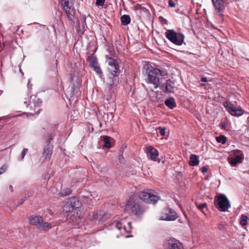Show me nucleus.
I'll list each match as a JSON object with an SVG mask.
<instances>
[{
	"label": "nucleus",
	"instance_id": "obj_4",
	"mask_svg": "<svg viewBox=\"0 0 249 249\" xmlns=\"http://www.w3.org/2000/svg\"><path fill=\"white\" fill-rule=\"evenodd\" d=\"M111 226L113 229H115L119 231L121 235L124 236L125 233L130 231V222L127 221L126 218L121 219L119 221L115 220L111 223Z\"/></svg>",
	"mask_w": 249,
	"mask_h": 249
},
{
	"label": "nucleus",
	"instance_id": "obj_27",
	"mask_svg": "<svg viewBox=\"0 0 249 249\" xmlns=\"http://www.w3.org/2000/svg\"><path fill=\"white\" fill-rule=\"evenodd\" d=\"M198 209L202 212L205 215H206L207 212V204L206 203H202L197 206Z\"/></svg>",
	"mask_w": 249,
	"mask_h": 249
},
{
	"label": "nucleus",
	"instance_id": "obj_3",
	"mask_svg": "<svg viewBox=\"0 0 249 249\" xmlns=\"http://www.w3.org/2000/svg\"><path fill=\"white\" fill-rule=\"evenodd\" d=\"M106 62L107 64V71L109 73L106 82L107 85L111 86L114 84L116 80L115 78L118 76L120 74V67L118 62L114 58L107 55L106 56Z\"/></svg>",
	"mask_w": 249,
	"mask_h": 249
},
{
	"label": "nucleus",
	"instance_id": "obj_29",
	"mask_svg": "<svg viewBox=\"0 0 249 249\" xmlns=\"http://www.w3.org/2000/svg\"><path fill=\"white\" fill-rule=\"evenodd\" d=\"M216 141L218 142L225 144L226 142V138L223 135H220L216 138Z\"/></svg>",
	"mask_w": 249,
	"mask_h": 249
},
{
	"label": "nucleus",
	"instance_id": "obj_28",
	"mask_svg": "<svg viewBox=\"0 0 249 249\" xmlns=\"http://www.w3.org/2000/svg\"><path fill=\"white\" fill-rule=\"evenodd\" d=\"M248 219L249 218L247 216L244 214L241 215L240 221V225L242 226L247 225Z\"/></svg>",
	"mask_w": 249,
	"mask_h": 249
},
{
	"label": "nucleus",
	"instance_id": "obj_23",
	"mask_svg": "<svg viewBox=\"0 0 249 249\" xmlns=\"http://www.w3.org/2000/svg\"><path fill=\"white\" fill-rule=\"evenodd\" d=\"M52 228V225L51 223L47 222H42L38 227V230L40 231H47Z\"/></svg>",
	"mask_w": 249,
	"mask_h": 249
},
{
	"label": "nucleus",
	"instance_id": "obj_32",
	"mask_svg": "<svg viewBox=\"0 0 249 249\" xmlns=\"http://www.w3.org/2000/svg\"><path fill=\"white\" fill-rule=\"evenodd\" d=\"M105 0H96L95 4L97 6H103L105 4Z\"/></svg>",
	"mask_w": 249,
	"mask_h": 249
},
{
	"label": "nucleus",
	"instance_id": "obj_42",
	"mask_svg": "<svg viewBox=\"0 0 249 249\" xmlns=\"http://www.w3.org/2000/svg\"><path fill=\"white\" fill-rule=\"evenodd\" d=\"M27 86H28V88H29L30 86V80H29V82H28V83L27 84Z\"/></svg>",
	"mask_w": 249,
	"mask_h": 249
},
{
	"label": "nucleus",
	"instance_id": "obj_18",
	"mask_svg": "<svg viewBox=\"0 0 249 249\" xmlns=\"http://www.w3.org/2000/svg\"><path fill=\"white\" fill-rule=\"evenodd\" d=\"M82 239L83 237L81 236H73L68 239L66 243L82 248L83 246L80 245Z\"/></svg>",
	"mask_w": 249,
	"mask_h": 249
},
{
	"label": "nucleus",
	"instance_id": "obj_33",
	"mask_svg": "<svg viewBox=\"0 0 249 249\" xmlns=\"http://www.w3.org/2000/svg\"><path fill=\"white\" fill-rule=\"evenodd\" d=\"M8 166L7 165H4L0 168V175L4 173L7 169Z\"/></svg>",
	"mask_w": 249,
	"mask_h": 249
},
{
	"label": "nucleus",
	"instance_id": "obj_17",
	"mask_svg": "<svg viewBox=\"0 0 249 249\" xmlns=\"http://www.w3.org/2000/svg\"><path fill=\"white\" fill-rule=\"evenodd\" d=\"M43 218L39 215H32L29 218L30 223L36 227L38 229V227L43 222Z\"/></svg>",
	"mask_w": 249,
	"mask_h": 249
},
{
	"label": "nucleus",
	"instance_id": "obj_43",
	"mask_svg": "<svg viewBox=\"0 0 249 249\" xmlns=\"http://www.w3.org/2000/svg\"><path fill=\"white\" fill-rule=\"evenodd\" d=\"M125 237L126 238H127V237H129V236H128V235H125Z\"/></svg>",
	"mask_w": 249,
	"mask_h": 249
},
{
	"label": "nucleus",
	"instance_id": "obj_1",
	"mask_svg": "<svg viewBox=\"0 0 249 249\" xmlns=\"http://www.w3.org/2000/svg\"><path fill=\"white\" fill-rule=\"evenodd\" d=\"M81 202L75 197H70L67 199L63 207L64 211L68 213L75 229L81 228L82 226V212Z\"/></svg>",
	"mask_w": 249,
	"mask_h": 249
},
{
	"label": "nucleus",
	"instance_id": "obj_26",
	"mask_svg": "<svg viewBox=\"0 0 249 249\" xmlns=\"http://www.w3.org/2000/svg\"><path fill=\"white\" fill-rule=\"evenodd\" d=\"M110 137L109 136H104L103 138V141L104 142V145L107 148H109L111 147V144L110 142Z\"/></svg>",
	"mask_w": 249,
	"mask_h": 249
},
{
	"label": "nucleus",
	"instance_id": "obj_22",
	"mask_svg": "<svg viewBox=\"0 0 249 249\" xmlns=\"http://www.w3.org/2000/svg\"><path fill=\"white\" fill-rule=\"evenodd\" d=\"M198 157L196 155L192 154L190 156L189 164L190 166H195L199 164Z\"/></svg>",
	"mask_w": 249,
	"mask_h": 249
},
{
	"label": "nucleus",
	"instance_id": "obj_38",
	"mask_svg": "<svg viewBox=\"0 0 249 249\" xmlns=\"http://www.w3.org/2000/svg\"><path fill=\"white\" fill-rule=\"evenodd\" d=\"M226 126V124L225 123H223L221 124V127L222 129L225 128Z\"/></svg>",
	"mask_w": 249,
	"mask_h": 249
},
{
	"label": "nucleus",
	"instance_id": "obj_7",
	"mask_svg": "<svg viewBox=\"0 0 249 249\" xmlns=\"http://www.w3.org/2000/svg\"><path fill=\"white\" fill-rule=\"evenodd\" d=\"M126 206L131 209L134 214L137 216L140 215L143 212L142 208L140 206L139 201L137 200V197L135 195L130 196L127 201Z\"/></svg>",
	"mask_w": 249,
	"mask_h": 249
},
{
	"label": "nucleus",
	"instance_id": "obj_35",
	"mask_svg": "<svg viewBox=\"0 0 249 249\" xmlns=\"http://www.w3.org/2000/svg\"><path fill=\"white\" fill-rule=\"evenodd\" d=\"M101 215V214H98V213L96 214L95 215L93 216H94L93 220L96 219V220H98L99 221L103 222L104 220L100 217Z\"/></svg>",
	"mask_w": 249,
	"mask_h": 249
},
{
	"label": "nucleus",
	"instance_id": "obj_34",
	"mask_svg": "<svg viewBox=\"0 0 249 249\" xmlns=\"http://www.w3.org/2000/svg\"><path fill=\"white\" fill-rule=\"evenodd\" d=\"M28 151V149L26 148H25L23 149V150L21 152V158L20 160H21L24 159V158L25 155L26 154V153H27Z\"/></svg>",
	"mask_w": 249,
	"mask_h": 249
},
{
	"label": "nucleus",
	"instance_id": "obj_21",
	"mask_svg": "<svg viewBox=\"0 0 249 249\" xmlns=\"http://www.w3.org/2000/svg\"><path fill=\"white\" fill-rule=\"evenodd\" d=\"M89 64L90 67L93 68V70L97 74L101 75L102 74V71L96 58H92L90 61Z\"/></svg>",
	"mask_w": 249,
	"mask_h": 249
},
{
	"label": "nucleus",
	"instance_id": "obj_5",
	"mask_svg": "<svg viewBox=\"0 0 249 249\" xmlns=\"http://www.w3.org/2000/svg\"><path fill=\"white\" fill-rule=\"evenodd\" d=\"M165 35L166 37L175 45L180 46L184 43L185 36L182 33H177L174 30H167Z\"/></svg>",
	"mask_w": 249,
	"mask_h": 249
},
{
	"label": "nucleus",
	"instance_id": "obj_12",
	"mask_svg": "<svg viewBox=\"0 0 249 249\" xmlns=\"http://www.w3.org/2000/svg\"><path fill=\"white\" fill-rule=\"evenodd\" d=\"M177 218V213L174 210L171 208H165L162 212L160 219L161 220L174 221Z\"/></svg>",
	"mask_w": 249,
	"mask_h": 249
},
{
	"label": "nucleus",
	"instance_id": "obj_9",
	"mask_svg": "<svg viewBox=\"0 0 249 249\" xmlns=\"http://www.w3.org/2000/svg\"><path fill=\"white\" fill-rule=\"evenodd\" d=\"M24 104L27 108H30V110L34 111V112H31V114L38 113L40 110L39 107L41 105L42 101L36 95H33L30 97V100L26 99L24 101Z\"/></svg>",
	"mask_w": 249,
	"mask_h": 249
},
{
	"label": "nucleus",
	"instance_id": "obj_39",
	"mask_svg": "<svg viewBox=\"0 0 249 249\" xmlns=\"http://www.w3.org/2000/svg\"><path fill=\"white\" fill-rule=\"evenodd\" d=\"M201 81L203 82H206L207 81V78L205 77H202L201 78Z\"/></svg>",
	"mask_w": 249,
	"mask_h": 249
},
{
	"label": "nucleus",
	"instance_id": "obj_10",
	"mask_svg": "<svg viewBox=\"0 0 249 249\" xmlns=\"http://www.w3.org/2000/svg\"><path fill=\"white\" fill-rule=\"evenodd\" d=\"M164 249H184V245L178 240L174 237H168L163 243Z\"/></svg>",
	"mask_w": 249,
	"mask_h": 249
},
{
	"label": "nucleus",
	"instance_id": "obj_6",
	"mask_svg": "<svg viewBox=\"0 0 249 249\" xmlns=\"http://www.w3.org/2000/svg\"><path fill=\"white\" fill-rule=\"evenodd\" d=\"M214 205L221 212H227L231 207V204L227 196L224 194H219L214 198Z\"/></svg>",
	"mask_w": 249,
	"mask_h": 249
},
{
	"label": "nucleus",
	"instance_id": "obj_2",
	"mask_svg": "<svg viewBox=\"0 0 249 249\" xmlns=\"http://www.w3.org/2000/svg\"><path fill=\"white\" fill-rule=\"evenodd\" d=\"M146 72L147 73V83L153 84L155 89L159 88L160 85V84L165 81L163 76L166 74V72L158 68L147 65Z\"/></svg>",
	"mask_w": 249,
	"mask_h": 249
},
{
	"label": "nucleus",
	"instance_id": "obj_40",
	"mask_svg": "<svg viewBox=\"0 0 249 249\" xmlns=\"http://www.w3.org/2000/svg\"><path fill=\"white\" fill-rule=\"evenodd\" d=\"M24 201V199H21V201L20 202L19 204L18 205H21L22 204Z\"/></svg>",
	"mask_w": 249,
	"mask_h": 249
},
{
	"label": "nucleus",
	"instance_id": "obj_36",
	"mask_svg": "<svg viewBox=\"0 0 249 249\" xmlns=\"http://www.w3.org/2000/svg\"><path fill=\"white\" fill-rule=\"evenodd\" d=\"M168 4L171 7H175L176 6L175 2L172 0H169Z\"/></svg>",
	"mask_w": 249,
	"mask_h": 249
},
{
	"label": "nucleus",
	"instance_id": "obj_19",
	"mask_svg": "<svg viewBox=\"0 0 249 249\" xmlns=\"http://www.w3.org/2000/svg\"><path fill=\"white\" fill-rule=\"evenodd\" d=\"M51 140L52 139H50V140H49V143L50 142V140ZM53 146L50 143L47 144L44 147L42 156L45 159L49 160L51 159L53 152Z\"/></svg>",
	"mask_w": 249,
	"mask_h": 249
},
{
	"label": "nucleus",
	"instance_id": "obj_15",
	"mask_svg": "<svg viewBox=\"0 0 249 249\" xmlns=\"http://www.w3.org/2000/svg\"><path fill=\"white\" fill-rule=\"evenodd\" d=\"M146 153L148 158L153 161H156L157 157L159 156L158 151L152 146L146 147Z\"/></svg>",
	"mask_w": 249,
	"mask_h": 249
},
{
	"label": "nucleus",
	"instance_id": "obj_11",
	"mask_svg": "<svg viewBox=\"0 0 249 249\" xmlns=\"http://www.w3.org/2000/svg\"><path fill=\"white\" fill-rule=\"evenodd\" d=\"M71 0H61V5L67 17L70 20H72L74 17V8Z\"/></svg>",
	"mask_w": 249,
	"mask_h": 249
},
{
	"label": "nucleus",
	"instance_id": "obj_31",
	"mask_svg": "<svg viewBox=\"0 0 249 249\" xmlns=\"http://www.w3.org/2000/svg\"><path fill=\"white\" fill-rule=\"evenodd\" d=\"M71 191L70 189L67 188L66 190L62 191L61 194L63 196H66L71 194Z\"/></svg>",
	"mask_w": 249,
	"mask_h": 249
},
{
	"label": "nucleus",
	"instance_id": "obj_41",
	"mask_svg": "<svg viewBox=\"0 0 249 249\" xmlns=\"http://www.w3.org/2000/svg\"><path fill=\"white\" fill-rule=\"evenodd\" d=\"M9 188H10V189L11 190V191L12 192H13V187H12V185H10V186H9Z\"/></svg>",
	"mask_w": 249,
	"mask_h": 249
},
{
	"label": "nucleus",
	"instance_id": "obj_20",
	"mask_svg": "<svg viewBox=\"0 0 249 249\" xmlns=\"http://www.w3.org/2000/svg\"><path fill=\"white\" fill-rule=\"evenodd\" d=\"M216 12L220 13L225 8V3L223 0H212Z\"/></svg>",
	"mask_w": 249,
	"mask_h": 249
},
{
	"label": "nucleus",
	"instance_id": "obj_30",
	"mask_svg": "<svg viewBox=\"0 0 249 249\" xmlns=\"http://www.w3.org/2000/svg\"><path fill=\"white\" fill-rule=\"evenodd\" d=\"M157 131L159 132L161 136H164L165 135V127H159L157 129Z\"/></svg>",
	"mask_w": 249,
	"mask_h": 249
},
{
	"label": "nucleus",
	"instance_id": "obj_25",
	"mask_svg": "<svg viewBox=\"0 0 249 249\" xmlns=\"http://www.w3.org/2000/svg\"><path fill=\"white\" fill-rule=\"evenodd\" d=\"M121 21L123 25H126L130 22V18L129 15H124L121 17Z\"/></svg>",
	"mask_w": 249,
	"mask_h": 249
},
{
	"label": "nucleus",
	"instance_id": "obj_16",
	"mask_svg": "<svg viewBox=\"0 0 249 249\" xmlns=\"http://www.w3.org/2000/svg\"><path fill=\"white\" fill-rule=\"evenodd\" d=\"M166 83L164 84L162 82L160 84V85L159 87L164 92H171L173 90L174 83L170 79L165 80Z\"/></svg>",
	"mask_w": 249,
	"mask_h": 249
},
{
	"label": "nucleus",
	"instance_id": "obj_37",
	"mask_svg": "<svg viewBox=\"0 0 249 249\" xmlns=\"http://www.w3.org/2000/svg\"><path fill=\"white\" fill-rule=\"evenodd\" d=\"M201 172L203 173V174H205V173H206L207 172H208V168L206 166H203L202 168H201Z\"/></svg>",
	"mask_w": 249,
	"mask_h": 249
},
{
	"label": "nucleus",
	"instance_id": "obj_8",
	"mask_svg": "<svg viewBox=\"0 0 249 249\" xmlns=\"http://www.w3.org/2000/svg\"><path fill=\"white\" fill-rule=\"evenodd\" d=\"M140 198L147 203L154 204L160 199L157 193L150 190L142 192L139 195Z\"/></svg>",
	"mask_w": 249,
	"mask_h": 249
},
{
	"label": "nucleus",
	"instance_id": "obj_24",
	"mask_svg": "<svg viewBox=\"0 0 249 249\" xmlns=\"http://www.w3.org/2000/svg\"><path fill=\"white\" fill-rule=\"evenodd\" d=\"M165 105L170 109H173L176 106V103L175 99L172 97H170L165 101Z\"/></svg>",
	"mask_w": 249,
	"mask_h": 249
},
{
	"label": "nucleus",
	"instance_id": "obj_13",
	"mask_svg": "<svg viewBox=\"0 0 249 249\" xmlns=\"http://www.w3.org/2000/svg\"><path fill=\"white\" fill-rule=\"evenodd\" d=\"M223 106L227 111L232 116H240L244 113V110L241 107L237 108L234 107L232 104L228 101L224 102Z\"/></svg>",
	"mask_w": 249,
	"mask_h": 249
},
{
	"label": "nucleus",
	"instance_id": "obj_14",
	"mask_svg": "<svg viewBox=\"0 0 249 249\" xmlns=\"http://www.w3.org/2000/svg\"><path fill=\"white\" fill-rule=\"evenodd\" d=\"M231 155L235 156L234 158L231 159L229 161L231 165L235 166L238 163L242 162L244 159V155L242 151L239 150H233L231 151Z\"/></svg>",
	"mask_w": 249,
	"mask_h": 249
},
{
	"label": "nucleus",
	"instance_id": "obj_44",
	"mask_svg": "<svg viewBox=\"0 0 249 249\" xmlns=\"http://www.w3.org/2000/svg\"><path fill=\"white\" fill-rule=\"evenodd\" d=\"M2 119H3V118H0V120H1Z\"/></svg>",
	"mask_w": 249,
	"mask_h": 249
}]
</instances>
